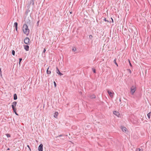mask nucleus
Masks as SVG:
<instances>
[{
	"label": "nucleus",
	"mask_w": 151,
	"mask_h": 151,
	"mask_svg": "<svg viewBox=\"0 0 151 151\" xmlns=\"http://www.w3.org/2000/svg\"><path fill=\"white\" fill-rule=\"evenodd\" d=\"M23 31L24 34L26 35H27L29 33V30L28 28L27 25L25 24H24L23 25Z\"/></svg>",
	"instance_id": "f257e3e1"
},
{
	"label": "nucleus",
	"mask_w": 151,
	"mask_h": 151,
	"mask_svg": "<svg viewBox=\"0 0 151 151\" xmlns=\"http://www.w3.org/2000/svg\"><path fill=\"white\" fill-rule=\"evenodd\" d=\"M131 92L132 95H133L136 91V87L134 86H132L131 88Z\"/></svg>",
	"instance_id": "f03ea898"
},
{
	"label": "nucleus",
	"mask_w": 151,
	"mask_h": 151,
	"mask_svg": "<svg viewBox=\"0 0 151 151\" xmlns=\"http://www.w3.org/2000/svg\"><path fill=\"white\" fill-rule=\"evenodd\" d=\"M29 41L30 39L29 38L27 37H26L24 40V42L25 44L28 45L29 43Z\"/></svg>",
	"instance_id": "7ed1b4c3"
},
{
	"label": "nucleus",
	"mask_w": 151,
	"mask_h": 151,
	"mask_svg": "<svg viewBox=\"0 0 151 151\" xmlns=\"http://www.w3.org/2000/svg\"><path fill=\"white\" fill-rule=\"evenodd\" d=\"M38 150L39 151H43V145L42 144H41L39 145Z\"/></svg>",
	"instance_id": "20e7f679"
},
{
	"label": "nucleus",
	"mask_w": 151,
	"mask_h": 151,
	"mask_svg": "<svg viewBox=\"0 0 151 151\" xmlns=\"http://www.w3.org/2000/svg\"><path fill=\"white\" fill-rule=\"evenodd\" d=\"M107 92L111 97H113V95L114 94V93L113 92H111L109 90H108Z\"/></svg>",
	"instance_id": "39448f33"
},
{
	"label": "nucleus",
	"mask_w": 151,
	"mask_h": 151,
	"mask_svg": "<svg viewBox=\"0 0 151 151\" xmlns=\"http://www.w3.org/2000/svg\"><path fill=\"white\" fill-rule=\"evenodd\" d=\"M56 73H57L59 75L61 76L63 75V74L60 72L57 67L56 68Z\"/></svg>",
	"instance_id": "423d86ee"
},
{
	"label": "nucleus",
	"mask_w": 151,
	"mask_h": 151,
	"mask_svg": "<svg viewBox=\"0 0 151 151\" xmlns=\"http://www.w3.org/2000/svg\"><path fill=\"white\" fill-rule=\"evenodd\" d=\"M24 49L26 51H28L29 50V47L28 45H24Z\"/></svg>",
	"instance_id": "0eeeda50"
},
{
	"label": "nucleus",
	"mask_w": 151,
	"mask_h": 151,
	"mask_svg": "<svg viewBox=\"0 0 151 151\" xmlns=\"http://www.w3.org/2000/svg\"><path fill=\"white\" fill-rule=\"evenodd\" d=\"M17 104V102L14 101L12 103V108H15L16 107V105Z\"/></svg>",
	"instance_id": "6e6552de"
},
{
	"label": "nucleus",
	"mask_w": 151,
	"mask_h": 151,
	"mask_svg": "<svg viewBox=\"0 0 151 151\" xmlns=\"http://www.w3.org/2000/svg\"><path fill=\"white\" fill-rule=\"evenodd\" d=\"M113 113L116 116H118L119 115V113L117 111H114Z\"/></svg>",
	"instance_id": "1a4fd4ad"
},
{
	"label": "nucleus",
	"mask_w": 151,
	"mask_h": 151,
	"mask_svg": "<svg viewBox=\"0 0 151 151\" xmlns=\"http://www.w3.org/2000/svg\"><path fill=\"white\" fill-rule=\"evenodd\" d=\"M17 26L18 23L17 22H15L14 24V26L15 27L16 31L17 32Z\"/></svg>",
	"instance_id": "9d476101"
},
{
	"label": "nucleus",
	"mask_w": 151,
	"mask_h": 151,
	"mask_svg": "<svg viewBox=\"0 0 151 151\" xmlns=\"http://www.w3.org/2000/svg\"><path fill=\"white\" fill-rule=\"evenodd\" d=\"M122 129V131L124 132H126V131H127V128L125 127H122L121 128Z\"/></svg>",
	"instance_id": "9b49d317"
},
{
	"label": "nucleus",
	"mask_w": 151,
	"mask_h": 151,
	"mask_svg": "<svg viewBox=\"0 0 151 151\" xmlns=\"http://www.w3.org/2000/svg\"><path fill=\"white\" fill-rule=\"evenodd\" d=\"M89 97L91 99H95L96 97V95L95 94H93L90 96Z\"/></svg>",
	"instance_id": "f8f14e48"
},
{
	"label": "nucleus",
	"mask_w": 151,
	"mask_h": 151,
	"mask_svg": "<svg viewBox=\"0 0 151 151\" xmlns=\"http://www.w3.org/2000/svg\"><path fill=\"white\" fill-rule=\"evenodd\" d=\"M49 68H50V67L49 66V67L48 68H47V74H51V71H50V70H48L49 69Z\"/></svg>",
	"instance_id": "ddd939ff"
},
{
	"label": "nucleus",
	"mask_w": 151,
	"mask_h": 151,
	"mask_svg": "<svg viewBox=\"0 0 151 151\" xmlns=\"http://www.w3.org/2000/svg\"><path fill=\"white\" fill-rule=\"evenodd\" d=\"M17 95L16 93H15L14 94V100H16L17 99Z\"/></svg>",
	"instance_id": "4468645a"
},
{
	"label": "nucleus",
	"mask_w": 151,
	"mask_h": 151,
	"mask_svg": "<svg viewBox=\"0 0 151 151\" xmlns=\"http://www.w3.org/2000/svg\"><path fill=\"white\" fill-rule=\"evenodd\" d=\"M32 4L33 5L34 4V0H30V4Z\"/></svg>",
	"instance_id": "2eb2a0df"
},
{
	"label": "nucleus",
	"mask_w": 151,
	"mask_h": 151,
	"mask_svg": "<svg viewBox=\"0 0 151 151\" xmlns=\"http://www.w3.org/2000/svg\"><path fill=\"white\" fill-rule=\"evenodd\" d=\"M151 112H150L147 114V116L149 119H150L151 115Z\"/></svg>",
	"instance_id": "dca6fc26"
},
{
	"label": "nucleus",
	"mask_w": 151,
	"mask_h": 151,
	"mask_svg": "<svg viewBox=\"0 0 151 151\" xmlns=\"http://www.w3.org/2000/svg\"><path fill=\"white\" fill-rule=\"evenodd\" d=\"M12 109L13 110V111H14V113H15V112L16 113V110H17V109H16V107L14 108H12Z\"/></svg>",
	"instance_id": "f3484780"
},
{
	"label": "nucleus",
	"mask_w": 151,
	"mask_h": 151,
	"mask_svg": "<svg viewBox=\"0 0 151 151\" xmlns=\"http://www.w3.org/2000/svg\"><path fill=\"white\" fill-rule=\"evenodd\" d=\"M114 62L117 65V66H118V65L116 61V59L114 60Z\"/></svg>",
	"instance_id": "a211bd4d"
},
{
	"label": "nucleus",
	"mask_w": 151,
	"mask_h": 151,
	"mask_svg": "<svg viewBox=\"0 0 151 151\" xmlns=\"http://www.w3.org/2000/svg\"><path fill=\"white\" fill-rule=\"evenodd\" d=\"M19 64L20 65V63L21 62V61H22V58H19Z\"/></svg>",
	"instance_id": "6ab92c4d"
},
{
	"label": "nucleus",
	"mask_w": 151,
	"mask_h": 151,
	"mask_svg": "<svg viewBox=\"0 0 151 151\" xmlns=\"http://www.w3.org/2000/svg\"><path fill=\"white\" fill-rule=\"evenodd\" d=\"M58 112H55V115H54V117L55 118H56L57 117V116L58 115Z\"/></svg>",
	"instance_id": "aec40b11"
},
{
	"label": "nucleus",
	"mask_w": 151,
	"mask_h": 151,
	"mask_svg": "<svg viewBox=\"0 0 151 151\" xmlns=\"http://www.w3.org/2000/svg\"><path fill=\"white\" fill-rule=\"evenodd\" d=\"M76 50V49L75 47H73L72 48V50L73 52L75 51Z\"/></svg>",
	"instance_id": "412c9836"
},
{
	"label": "nucleus",
	"mask_w": 151,
	"mask_h": 151,
	"mask_svg": "<svg viewBox=\"0 0 151 151\" xmlns=\"http://www.w3.org/2000/svg\"><path fill=\"white\" fill-rule=\"evenodd\" d=\"M92 71H93V72L94 73H96V69L95 68H92Z\"/></svg>",
	"instance_id": "4be33fe9"
},
{
	"label": "nucleus",
	"mask_w": 151,
	"mask_h": 151,
	"mask_svg": "<svg viewBox=\"0 0 151 151\" xmlns=\"http://www.w3.org/2000/svg\"><path fill=\"white\" fill-rule=\"evenodd\" d=\"M15 53V52L14 50H12V54L13 55H14Z\"/></svg>",
	"instance_id": "5701e85b"
},
{
	"label": "nucleus",
	"mask_w": 151,
	"mask_h": 151,
	"mask_svg": "<svg viewBox=\"0 0 151 151\" xmlns=\"http://www.w3.org/2000/svg\"><path fill=\"white\" fill-rule=\"evenodd\" d=\"M6 135L7 137H11L10 135L9 134H6Z\"/></svg>",
	"instance_id": "b1692460"
},
{
	"label": "nucleus",
	"mask_w": 151,
	"mask_h": 151,
	"mask_svg": "<svg viewBox=\"0 0 151 151\" xmlns=\"http://www.w3.org/2000/svg\"><path fill=\"white\" fill-rule=\"evenodd\" d=\"M104 21H105V22H109L108 20H106V18H104Z\"/></svg>",
	"instance_id": "393cba45"
},
{
	"label": "nucleus",
	"mask_w": 151,
	"mask_h": 151,
	"mask_svg": "<svg viewBox=\"0 0 151 151\" xmlns=\"http://www.w3.org/2000/svg\"><path fill=\"white\" fill-rule=\"evenodd\" d=\"M129 60V65L131 67H132V65L131 62H130V61L129 60Z\"/></svg>",
	"instance_id": "a878e982"
},
{
	"label": "nucleus",
	"mask_w": 151,
	"mask_h": 151,
	"mask_svg": "<svg viewBox=\"0 0 151 151\" xmlns=\"http://www.w3.org/2000/svg\"><path fill=\"white\" fill-rule=\"evenodd\" d=\"M92 37H93V36H92V35H89V38L90 39H91L92 38Z\"/></svg>",
	"instance_id": "bb28decb"
},
{
	"label": "nucleus",
	"mask_w": 151,
	"mask_h": 151,
	"mask_svg": "<svg viewBox=\"0 0 151 151\" xmlns=\"http://www.w3.org/2000/svg\"><path fill=\"white\" fill-rule=\"evenodd\" d=\"M0 75L1 76H2V72L1 71V68H0Z\"/></svg>",
	"instance_id": "cd10ccee"
},
{
	"label": "nucleus",
	"mask_w": 151,
	"mask_h": 151,
	"mask_svg": "<svg viewBox=\"0 0 151 151\" xmlns=\"http://www.w3.org/2000/svg\"><path fill=\"white\" fill-rule=\"evenodd\" d=\"M53 83L54 84V87H56L57 86L56 84L55 81H54Z\"/></svg>",
	"instance_id": "c85d7f7f"
},
{
	"label": "nucleus",
	"mask_w": 151,
	"mask_h": 151,
	"mask_svg": "<svg viewBox=\"0 0 151 151\" xmlns=\"http://www.w3.org/2000/svg\"><path fill=\"white\" fill-rule=\"evenodd\" d=\"M46 51V49L45 48H44V50H43L42 52V53H45V52Z\"/></svg>",
	"instance_id": "c756f323"
},
{
	"label": "nucleus",
	"mask_w": 151,
	"mask_h": 151,
	"mask_svg": "<svg viewBox=\"0 0 151 151\" xmlns=\"http://www.w3.org/2000/svg\"><path fill=\"white\" fill-rule=\"evenodd\" d=\"M128 70V72L131 73V70L130 69H127Z\"/></svg>",
	"instance_id": "7c9ffc66"
},
{
	"label": "nucleus",
	"mask_w": 151,
	"mask_h": 151,
	"mask_svg": "<svg viewBox=\"0 0 151 151\" xmlns=\"http://www.w3.org/2000/svg\"><path fill=\"white\" fill-rule=\"evenodd\" d=\"M27 147L29 148V150H30V151H31V148H30V146H29V145H27Z\"/></svg>",
	"instance_id": "2f4dec72"
},
{
	"label": "nucleus",
	"mask_w": 151,
	"mask_h": 151,
	"mask_svg": "<svg viewBox=\"0 0 151 151\" xmlns=\"http://www.w3.org/2000/svg\"><path fill=\"white\" fill-rule=\"evenodd\" d=\"M140 149L139 148L137 149L136 150V151H140Z\"/></svg>",
	"instance_id": "473e14b6"
},
{
	"label": "nucleus",
	"mask_w": 151,
	"mask_h": 151,
	"mask_svg": "<svg viewBox=\"0 0 151 151\" xmlns=\"http://www.w3.org/2000/svg\"><path fill=\"white\" fill-rule=\"evenodd\" d=\"M111 20H112V22L113 23L114 22V20H113V19L111 17Z\"/></svg>",
	"instance_id": "72a5a7b5"
},
{
	"label": "nucleus",
	"mask_w": 151,
	"mask_h": 151,
	"mask_svg": "<svg viewBox=\"0 0 151 151\" xmlns=\"http://www.w3.org/2000/svg\"><path fill=\"white\" fill-rule=\"evenodd\" d=\"M39 21H39H39H38L37 22V26H38V25H39Z\"/></svg>",
	"instance_id": "f704fd0d"
},
{
	"label": "nucleus",
	"mask_w": 151,
	"mask_h": 151,
	"mask_svg": "<svg viewBox=\"0 0 151 151\" xmlns=\"http://www.w3.org/2000/svg\"><path fill=\"white\" fill-rule=\"evenodd\" d=\"M63 136V135L60 134V135H59V137H61Z\"/></svg>",
	"instance_id": "c9c22d12"
},
{
	"label": "nucleus",
	"mask_w": 151,
	"mask_h": 151,
	"mask_svg": "<svg viewBox=\"0 0 151 151\" xmlns=\"http://www.w3.org/2000/svg\"><path fill=\"white\" fill-rule=\"evenodd\" d=\"M15 114L16 115H18V114L17 113V112H16H16H15Z\"/></svg>",
	"instance_id": "e433bc0d"
},
{
	"label": "nucleus",
	"mask_w": 151,
	"mask_h": 151,
	"mask_svg": "<svg viewBox=\"0 0 151 151\" xmlns=\"http://www.w3.org/2000/svg\"><path fill=\"white\" fill-rule=\"evenodd\" d=\"M70 14H71L72 13V11L70 12Z\"/></svg>",
	"instance_id": "4c0bfd02"
},
{
	"label": "nucleus",
	"mask_w": 151,
	"mask_h": 151,
	"mask_svg": "<svg viewBox=\"0 0 151 151\" xmlns=\"http://www.w3.org/2000/svg\"><path fill=\"white\" fill-rule=\"evenodd\" d=\"M143 151L142 149H140V151Z\"/></svg>",
	"instance_id": "58836bf2"
},
{
	"label": "nucleus",
	"mask_w": 151,
	"mask_h": 151,
	"mask_svg": "<svg viewBox=\"0 0 151 151\" xmlns=\"http://www.w3.org/2000/svg\"><path fill=\"white\" fill-rule=\"evenodd\" d=\"M10 150V149L9 148H8L7 149V150Z\"/></svg>",
	"instance_id": "ea45409f"
},
{
	"label": "nucleus",
	"mask_w": 151,
	"mask_h": 151,
	"mask_svg": "<svg viewBox=\"0 0 151 151\" xmlns=\"http://www.w3.org/2000/svg\"><path fill=\"white\" fill-rule=\"evenodd\" d=\"M119 101H121V100H120V99H119Z\"/></svg>",
	"instance_id": "a19ab883"
}]
</instances>
